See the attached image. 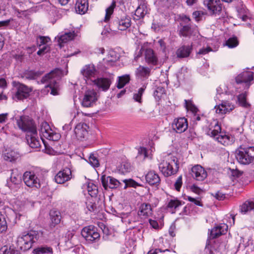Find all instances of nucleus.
Listing matches in <instances>:
<instances>
[{
  "mask_svg": "<svg viewBox=\"0 0 254 254\" xmlns=\"http://www.w3.org/2000/svg\"><path fill=\"white\" fill-rule=\"evenodd\" d=\"M116 5V1H113L111 4L106 9V15L104 18V21H108L111 17V15L114 12V8Z\"/></svg>",
  "mask_w": 254,
  "mask_h": 254,
  "instance_id": "obj_43",
  "label": "nucleus"
},
{
  "mask_svg": "<svg viewBox=\"0 0 254 254\" xmlns=\"http://www.w3.org/2000/svg\"><path fill=\"white\" fill-rule=\"evenodd\" d=\"M212 51V49L210 47H207L206 48H202L200 49L198 52V54L205 55L207 54L208 52Z\"/></svg>",
  "mask_w": 254,
  "mask_h": 254,
  "instance_id": "obj_59",
  "label": "nucleus"
},
{
  "mask_svg": "<svg viewBox=\"0 0 254 254\" xmlns=\"http://www.w3.org/2000/svg\"><path fill=\"white\" fill-rule=\"evenodd\" d=\"M150 68L140 65L136 68L135 75L137 78L143 79H147L150 76Z\"/></svg>",
  "mask_w": 254,
  "mask_h": 254,
  "instance_id": "obj_29",
  "label": "nucleus"
},
{
  "mask_svg": "<svg viewBox=\"0 0 254 254\" xmlns=\"http://www.w3.org/2000/svg\"><path fill=\"white\" fill-rule=\"evenodd\" d=\"M80 73L86 82L90 81L93 83V80L96 78L98 71L94 64H89L82 67Z\"/></svg>",
  "mask_w": 254,
  "mask_h": 254,
  "instance_id": "obj_9",
  "label": "nucleus"
},
{
  "mask_svg": "<svg viewBox=\"0 0 254 254\" xmlns=\"http://www.w3.org/2000/svg\"><path fill=\"white\" fill-rule=\"evenodd\" d=\"M71 177V171L69 168H65L58 173L55 177V180L57 184H62L70 180Z\"/></svg>",
  "mask_w": 254,
  "mask_h": 254,
  "instance_id": "obj_16",
  "label": "nucleus"
},
{
  "mask_svg": "<svg viewBox=\"0 0 254 254\" xmlns=\"http://www.w3.org/2000/svg\"><path fill=\"white\" fill-rule=\"evenodd\" d=\"M145 180L150 185L155 186H158L161 181L158 174L154 171H150L147 173L145 175Z\"/></svg>",
  "mask_w": 254,
  "mask_h": 254,
  "instance_id": "obj_22",
  "label": "nucleus"
},
{
  "mask_svg": "<svg viewBox=\"0 0 254 254\" xmlns=\"http://www.w3.org/2000/svg\"><path fill=\"white\" fill-rule=\"evenodd\" d=\"M214 197L219 200H222L225 198V194L220 191H218L214 195Z\"/></svg>",
  "mask_w": 254,
  "mask_h": 254,
  "instance_id": "obj_56",
  "label": "nucleus"
},
{
  "mask_svg": "<svg viewBox=\"0 0 254 254\" xmlns=\"http://www.w3.org/2000/svg\"><path fill=\"white\" fill-rule=\"evenodd\" d=\"M50 40V39L48 37L40 36L37 39V42L39 44V46H41L46 44Z\"/></svg>",
  "mask_w": 254,
  "mask_h": 254,
  "instance_id": "obj_53",
  "label": "nucleus"
},
{
  "mask_svg": "<svg viewBox=\"0 0 254 254\" xmlns=\"http://www.w3.org/2000/svg\"><path fill=\"white\" fill-rule=\"evenodd\" d=\"M101 180L102 186L105 190L117 189L122 185L119 181L111 176L102 175Z\"/></svg>",
  "mask_w": 254,
  "mask_h": 254,
  "instance_id": "obj_12",
  "label": "nucleus"
},
{
  "mask_svg": "<svg viewBox=\"0 0 254 254\" xmlns=\"http://www.w3.org/2000/svg\"><path fill=\"white\" fill-rule=\"evenodd\" d=\"M24 54L21 53L20 54H15L13 56V58L17 60V61H19L20 62H22L23 60Z\"/></svg>",
  "mask_w": 254,
  "mask_h": 254,
  "instance_id": "obj_61",
  "label": "nucleus"
},
{
  "mask_svg": "<svg viewBox=\"0 0 254 254\" xmlns=\"http://www.w3.org/2000/svg\"><path fill=\"white\" fill-rule=\"evenodd\" d=\"M218 142L225 146L230 144L234 141V138L228 134H219L214 138Z\"/></svg>",
  "mask_w": 254,
  "mask_h": 254,
  "instance_id": "obj_32",
  "label": "nucleus"
},
{
  "mask_svg": "<svg viewBox=\"0 0 254 254\" xmlns=\"http://www.w3.org/2000/svg\"><path fill=\"white\" fill-rule=\"evenodd\" d=\"M191 47L190 46H182L176 52L177 57L178 58H185L188 57L191 52Z\"/></svg>",
  "mask_w": 254,
  "mask_h": 254,
  "instance_id": "obj_31",
  "label": "nucleus"
},
{
  "mask_svg": "<svg viewBox=\"0 0 254 254\" xmlns=\"http://www.w3.org/2000/svg\"><path fill=\"white\" fill-rule=\"evenodd\" d=\"M160 171L165 177L175 174L179 169L178 160L176 157L169 154L159 165Z\"/></svg>",
  "mask_w": 254,
  "mask_h": 254,
  "instance_id": "obj_1",
  "label": "nucleus"
},
{
  "mask_svg": "<svg viewBox=\"0 0 254 254\" xmlns=\"http://www.w3.org/2000/svg\"><path fill=\"white\" fill-rule=\"evenodd\" d=\"M191 28L189 25L184 26L180 31V34L184 37L190 36L191 35Z\"/></svg>",
  "mask_w": 254,
  "mask_h": 254,
  "instance_id": "obj_50",
  "label": "nucleus"
},
{
  "mask_svg": "<svg viewBox=\"0 0 254 254\" xmlns=\"http://www.w3.org/2000/svg\"><path fill=\"white\" fill-rule=\"evenodd\" d=\"M146 88V85H144L138 89L137 93H134L133 98L136 102L141 103V97Z\"/></svg>",
  "mask_w": 254,
  "mask_h": 254,
  "instance_id": "obj_45",
  "label": "nucleus"
},
{
  "mask_svg": "<svg viewBox=\"0 0 254 254\" xmlns=\"http://www.w3.org/2000/svg\"><path fill=\"white\" fill-rule=\"evenodd\" d=\"M88 7V0H77L75 9L77 13L83 14L87 11Z\"/></svg>",
  "mask_w": 254,
  "mask_h": 254,
  "instance_id": "obj_26",
  "label": "nucleus"
},
{
  "mask_svg": "<svg viewBox=\"0 0 254 254\" xmlns=\"http://www.w3.org/2000/svg\"><path fill=\"white\" fill-rule=\"evenodd\" d=\"M93 83L103 91L108 90L111 84V80L107 78H97L93 80Z\"/></svg>",
  "mask_w": 254,
  "mask_h": 254,
  "instance_id": "obj_24",
  "label": "nucleus"
},
{
  "mask_svg": "<svg viewBox=\"0 0 254 254\" xmlns=\"http://www.w3.org/2000/svg\"><path fill=\"white\" fill-rule=\"evenodd\" d=\"M123 181L125 184V188L127 187H135L136 186V183L132 179L125 180Z\"/></svg>",
  "mask_w": 254,
  "mask_h": 254,
  "instance_id": "obj_55",
  "label": "nucleus"
},
{
  "mask_svg": "<svg viewBox=\"0 0 254 254\" xmlns=\"http://www.w3.org/2000/svg\"><path fill=\"white\" fill-rule=\"evenodd\" d=\"M33 253L34 254H53V249L47 246H42L34 249Z\"/></svg>",
  "mask_w": 254,
  "mask_h": 254,
  "instance_id": "obj_36",
  "label": "nucleus"
},
{
  "mask_svg": "<svg viewBox=\"0 0 254 254\" xmlns=\"http://www.w3.org/2000/svg\"><path fill=\"white\" fill-rule=\"evenodd\" d=\"M240 212L243 214L254 212V198L248 200L244 202L240 206Z\"/></svg>",
  "mask_w": 254,
  "mask_h": 254,
  "instance_id": "obj_27",
  "label": "nucleus"
},
{
  "mask_svg": "<svg viewBox=\"0 0 254 254\" xmlns=\"http://www.w3.org/2000/svg\"><path fill=\"white\" fill-rule=\"evenodd\" d=\"M152 214V209L150 204L143 203L140 205L139 210L138 211V215L140 216L143 217L144 218H146L150 216Z\"/></svg>",
  "mask_w": 254,
  "mask_h": 254,
  "instance_id": "obj_28",
  "label": "nucleus"
},
{
  "mask_svg": "<svg viewBox=\"0 0 254 254\" xmlns=\"http://www.w3.org/2000/svg\"><path fill=\"white\" fill-rule=\"evenodd\" d=\"M62 71L58 68H56L50 72L46 74L41 79V82L43 83H47L46 87H49L51 90V94L56 95L58 94V89L59 84L58 81L61 78Z\"/></svg>",
  "mask_w": 254,
  "mask_h": 254,
  "instance_id": "obj_2",
  "label": "nucleus"
},
{
  "mask_svg": "<svg viewBox=\"0 0 254 254\" xmlns=\"http://www.w3.org/2000/svg\"><path fill=\"white\" fill-rule=\"evenodd\" d=\"M172 127L177 133L184 132L188 127L187 119L184 117L175 119L172 123Z\"/></svg>",
  "mask_w": 254,
  "mask_h": 254,
  "instance_id": "obj_13",
  "label": "nucleus"
},
{
  "mask_svg": "<svg viewBox=\"0 0 254 254\" xmlns=\"http://www.w3.org/2000/svg\"><path fill=\"white\" fill-rule=\"evenodd\" d=\"M25 75L26 78L29 79H34L36 76V74L33 72H29Z\"/></svg>",
  "mask_w": 254,
  "mask_h": 254,
  "instance_id": "obj_64",
  "label": "nucleus"
},
{
  "mask_svg": "<svg viewBox=\"0 0 254 254\" xmlns=\"http://www.w3.org/2000/svg\"><path fill=\"white\" fill-rule=\"evenodd\" d=\"M100 227L101 229L102 230L104 234L106 235V236L109 235V230L104 224L102 223Z\"/></svg>",
  "mask_w": 254,
  "mask_h": 254,
  "instance_id": "obj_60",
  "label": "nucleus"
},
{
  "mask_svg": "<svg viewBox=\"0 0 254 254\" xmlns=\"http://www.w3.org/2000/svg\"><path fill=\"white\" fill-rule=\"evenodd\" d=\"M145 59L146 62L149 64L156 65L158 59L153 50L147 49L145 52Z\"/></svg>",
  "mask_w": 254,
  "mask_h": 254,
  "instance_id": "obj_30",
  "label": "nucleus"
},
{
  "mask_svg": "<svg viewBox=\"0 0 254 254\" xmlns=\"http://www.w3.org/2000/svg\"><path fill=\"white\" fill-rule=\"evenodd\" d=\"M12 98L14 100H23L27 98L32 89L27 86L18 82L15 84L13 88Z\"/></svg>",
  "mask_w": 254,
  "mask_h": 254,
  "instance_id": "obj_6",
  "label": "nucleus"
},
{
  "mask_svg": "<svg viewBox=\"0 0 254 254\" xmlns=\"http://www.w3.org/2000/svg\"><path fill=\"white\" fill-rule=\"evenodd\" d=\"M7 113L0 114V123H5L7 119Z\"/></svg>",
  "mask_w": 254,
  "mask_h": 254,
  "instance_id": "obj_63",
  "label": "nucleus"
},
{
  "mask_svg": "<svg viewBox=\"0 0 254 254\" xmlns=\"http://www.w3.org/2000/svg\"><path fill=\"white\" fill-rule=\"evenodd\" d=\"M203 3L213 14H219L222 10L220 0H204Z\"/></svg>",
  "mask_w": 254,
  "mask_h": 254,
  "instance_id": "obj_15",
  "label": "nucleus"
},
{
  "mask_svg": "<svg viewBox=\"0 0 254 254\" xmlns=\"http://www.w3.org/2000/svg\"><path fill=\"white\" fill-rule=\"evenodd\" d=\"M191 175L196 180L202 181L206 178L207 174L203 167L197 165L192 168Z\"/></svg>",
  "mask_w": 254,
  "mask_h": 254,
  "instance_id": "obj_19",
  "label": "nucleus"
},
{
  "mask_svg": "<svg viewBox=\"0 0 254 254\" xmlns=\"http://www.w3.org/2000/svg\"><path fill=\"white\" fill-rule=\"evenodd\" d=\"M18 158V154L13 150L6 151L3 154V158L5 161L13 162Z\"/></svg>",
  "mask_w": 254,
  "mask_h": 254,
  "instance_id": "obj_37",
  "label": "nucleus"
},
{
  "mask_svg": "<svg viewBox=\"0 0 254 254\" xmlns=\"http://www.w3.org/2000/svg\"><path fill=\"white\" fill-rule=\"evenodd\" d=\"M182 204L181 201L178 199H171L168 203L167 207L172 213H174L175 210Z\"/></svg>",
  "mask_w": 254,
  "mask_h": 254,
  "instance_id": "obj_41",
  "label": "nucleus"
},
{
  "mask_svg": "<svg viewBox=\"0 0 254 254\" xmlns=\"http://www.w3.org/2000/svg\"><path fill=\"white\" fill-rule=\"evenodd\" d=\"M228 229V226L225 224H221L213 228L210 232V237L212 239L216 238L222 235L225 234Z\"/></svg>",
  "mask_w": 254,
  "mask_h": 254,
  "instance_id": "obj_23",
  "label": "nucleus"
},
{
  "mask_svg": "<svg viewBox=\"0 0 254 254\" xmlns=\"http://www.w3.org/2000/svg\"><path fill=\"white\" fill-rule=\"evenodd\" d=\"M76 36L74 31L65 32L64 34L58 36V45L61 48L63 47L64 43H67L68 41L72 40Z\"/></svg>",
  "mask_w": 254,
  "mask_h": 254,
  "instance_id": "obj_25",
  "label": "nucleus"
},
{
  "mask_svg": "<svg viewBox=\"0 0 254 254\" xmlns=\"http://www.w3.org/2000/svg\"><path fill=\"white\" fill-rule=\"evenodd\" d=\"M0 254H20V253L18 251L11 249V248L9 249L5 248L4 250L3 248H2L0 250Z\"/></svg>",
  "mask_w": 254,
  "mask_h": 254,
  "instance_id": "obj_52",
  "label": "nucleus"
},
{
  "mask_svg": "<svg viewBox=\"0 0 254 254\" xmlns=\"http://www.w3.org/2000/svg\"><path fill=\"white\" fill-rule=\"evenodd\" d=\"M11 171V176L10 177V183L14 185L19 184L20 182V179L19 177L18 170L17 169H12Z\"/></svg>",
  "mask_w": 254,
  "mask_h": 254,
  "instance_id": "obj_42",
  "label": "nucleus"
},
{
  "mask_svg": "<svg viewBox=\"0 0 254 254\" xmlns=\"http://www.w3.org/2000/svg\"><path fill=\"white\" fill-rule=\"evenodd\" d=\"M59 138V134H58L56 132H54L53 131V133L50 135V136H49V137H48V139H49L50 140L56 141Z\"/></svg>",
  "mask_w": 254,
  "mask_h": 254,
  "instance_id": "obj_58",
  "label": "nucleus"
},
{
  "mask_svg": "<svg viewBox=\"0 0 254 254\" xmlns=\"http://www.w3.org/2000/svg\"><path fill=\"white\" fill-rule=\"evenodd\" d=\"M182 184H183L182 176H180L178 178L177 181H176V182L174 184L175 189L177 191H180V189L182 187Z\"/></svg>",
  "mask_w": 254,
  "mask_h": 254,
  "instance_id": "obj_54",
  "label": "nucleus"
},
{
  "mask_svg": "<svg viewBox=\"0 0 254 254\" xmlns=\"http://www.w3.org/2000/svg\"><path fill=\"white\" fill-rule=\"evenodd\" d=\"M149 222L152 228L154 229H157L159 227L158 223L157 221L149 219Z\"/></svg>",
  "mask_w": 254,
  "mask_h": 254,
  "instance_id": "obj_62",
  "label": "nucleus"
},
{
  "mask_svg": "<svg viewBox=\"0 0 254 254\" xmlns=\"http://www.w3.org/2000/svg\"><path fill=\"white\" fill-rule=\"evenodd\" d=\"M81 235L89 243H93L100 239V235L97 229L93 225H89L83 228L81 231Z\"/></svg>",
  "mask_w": 254,
  "mask_h": 254,
  "instance_id": "obj_7",
  "label": "nucleus"
},
{
  "mask_svg": "<svg viewBox=\"0 0 254 254\" xmlns=\"http://www.w3.org/2000/svg\"><path fill=\"white\" fill-rule=\"evenodd\" d=\"M87 190L91 197H95L98 193V187L93 183H89Z\"/></svg>",
  "mask_w": 254,
  "mask_h": 254,
  "instance_id": "obj_46",
  "label": "nucleus"
},
{
  "mask_svg": "<svg viewBox=\"0 0 254 254\" xmlns=\"http://www.w3.org/2000/svg\"><path fill=\"white\" fill-rule=\"evenodd\" d=\"M130 80V76L128 74H126L119 77V80L117 87L119 89L124 87Z\"/></svg>",
  "mask_w": 254,
  "mask_h": 254,
  "instance_id": "obj_40",
  "label": "nucleus"
},
{
  "mask_svg": "<svg viewBox=\"0 0 254 254\" xmlns=\"http://www.w3.org/2000/svg\"><path fill=\"white\" fill-rule=\"evenodd\" d=\"M26 139L27 143L31 148H38L41 146L40 140L37 137V129H36L35 132H32L26 134Z\"/></svg>",
  "mask_w": 254,
  "mask_h": 254,
  "instance_id": "obj_21",
  "label": "nucleus"
},
{
  "mask_svg": "<svg viewBox=\"0 0 254 254\" xmlns=\"http://www.w3.org/2000/svg\"><path fill=\"white\" fill-rule=\"evenodd\" d=\"M147 12V7L145 4H140L135 11V15L138 18H143Z\"/></svg>",
  "mask_w": 254,
  "mask_h": 254,
  "instance_id": "obj_39",
  "label": "nucleus"
},
{
  "mask_svg": "<svg viewBox=\"0 0 254 254\" xmlns=\"http://www.w3.org/2000/svg\"><path fill=\"white\" fill-rule=\"evenodd\" d=\"M235 156L240 163L244 165L250 164L254 161V150L253 146H240L236 150Z\"/></svg>",
  "mask_w": 254,
  "mask_h": 254,
  "instance_id": "obj_4",
  "label": "nucleus"
},
{
  "mask_svg": "<svg viewBox=\"0 0 254 254\" xmlns=\"http://www.w3.org/2000/svg\"><path fill=\"white\" fill-rule=\"evenodd\" d=\"M24 184L32 189H39L41 187V181L33 172L26 171L23 175Z\"/></svg>",
  "mask_w": 254,
  "mask_h": 254,
  "instance_id": "obj_8",
  "label": "nucleus"
},
{
  "mask_svg": "<svg viewBox=\"0 0 254 254\" xmlns=\"http://www.w3.org/2000/svg\"><path fill=\"white\" fill-rule=\"evenodd\" d=\"M113 24L120 30H126L131 25V19L129 16L125 15L120 18H117L115 19Z\"/></svg>",
  "mask_w": 254,
  "mask_h": 254,
  "instance_id": "obj_14",
  "label": "nucleus"
},
{
  "mask_svg": "<svg viewBox=\"0 0 254 254\" xmlns=\"http://www.w3.org/2000/svg\"><path fill=\"white\" fill-rule=\"evenodd\" d=\"M97 99V92L94 90H88L85 92L81 104L84 107H90L93 106Z\"/></svg>",
  "mask_w": 254,
  "mask_h": 254,
  "instance_id": "obj_11",
  "label": "nucleus"
},
{
  "mask_svg": "<svg viewBox=\"0 0 254 254\" xmlns=\"http://www.w3.org/2000/svg\"><path fill=\"white\" fill-rule=\"evenodd\" d=\"M40 133L41 136L48 139L50 135L53 133V130L47 122H43L41 124Z\"/></svg>",
  "mask_w": 254,
  "mask_h": 254,
  "instance_id": "obj_33",
  "label": "nucleus"
},
{
  "mask_svg": "<svg viewBox=\"0 0 254 254\" xmlns=\"http://www.w3.org/2000/svg\"><path fill=\"white\" fill-rule=\"evenodd\" d=\"M102 202L100 201L99 199L97 203L95 201H89L86 202V207L90 212L99 211L102 209Z\"/></svg>",
  "mask_w": 254,
  "mask_h": 254,
  "instance_id": "obj_34",
  "label": "nucleus"
},
{
  "mask_svg": "<svg viewBox=\"0 0 254 254\" xmlns=\"http://www.w3.org/2000/svg\"><path fill=\"white\" fill-rule=\"evenodd\" d=\"M16 124L19 128L26 132V134L36 131V126L33 120L29 117L20 116L16 120Z\"/></svg>",
  "mask_w": 254,
  "mask_h": 254,
  "instance_id": "obj_5",
  "label": "nucleus"
},
{
  "mask_svg": "<svg viewBox=\"0 0 254 254\" xmlns=\"http://www.w3.org/2000/svg\"><path fill=\"white\" fill-rule=\"evenodd\" d=\"M206 134L214 138L221 133V127L218 121L213 120L208 123V125L204 128Z\"/></svg>",
  "mask_w": 254,
  "mask_h": 254,
  "instance_id": "obj_10",
  "label": "nucleus"
},
{
  "mask_svg": "<svg viewBox=\"0 0 254 254\" xmlns=\"http://www.w3.org/2000/svg\"><path fill=\"white\" fill-rule=\"evenodd\" d=\"M234 108V105L227 101H223L220 104L215 107L216 113L220 114H225L229 113Z\"/></svg>",
  "mask_w": 254,
  "mask_h": 254,
  "instance_id": "obj_20",
  "label": "nucleus"
},
{
  "mask_svg": "<svg viewBox=\"0 0 254 254\" xmlns=\"http://www.w3.org/2000/svg\"><path fill=\"white\" fill-rule=\"evenodd\" d=\"M7 223L4 216L0 212V232H3L7 229Z\"/></svg>",
  "mask_w": 254,
  "mask_h": 254,
  "instance_id": "obj_51",
  "label": "nucleus"
},
{
  "mask_svg": "<svg viewBox=\"0 0 254 254\" xmlns=\"http://www.w3.org/2000/svg\"><path fill=\"white\" fill-rule=\"evenodd\" d=\"M226 46L229 48H234L239 45V41L236 37L229 38L225 42Z\"/></svg>",
  "mask_w": 254,
  "mask_h": 254,
  "instance_id": "obj_47",
  "label": "nucleus"
},
{
  "mask_svg": "<svg viewBox=\"0 0 254 254\" xmlns=\"http://www.w3.org/2000/svg\"><path fill=\"white\" fill-rule=\"evenodd\" d=\"M88 159L90 164L94 167H98L99 166V162L96 154L93 153L90 154Z\"/></svg>",
  "mask_w": 254,
  "mask_h": 254,
  "instance_id": "obj_48",
  "label": "nucleus"
},
{
  "mask_svg": "<svg viewBox=\"0 0 254 254\" xmlns=\"http://www.w3.org/2000/svg\"><path fill=\"white\" fill-rule=\"evenodd\" d=\"M238 100L240 106L246 108H248L250 107V104L247 101V97L245 94L242 93L240 94L238 96Z\"/></svg>",
  "mask_w": 254,
  "mask_h": 254,
  "instance_id": "obj_44",
  "label": "nucleus"
},
{
  "mask_svg": "<svg viewBox=\"0 0 254 254\" xmlns=\"http://www.w3.org/2000/svg\"><path fill=\"white\" fill-rule=\"evenodd\" d=\"M118 59V57L114 51H111L109 53L107 58L104 59L105 64H107L112 65Z\"/></svg>",
  "mask_w": 254,
  "mask_h": 254,
  "instance_id": "obj_38",
  "label": "nucleus"
},
{
  "mask_svg": "<svg viewBox=\"0 0 254 254\" xmlns=\"http://www.w3.org/2000/svg\"><path fill=\"white\" fill-rule=\"evenodd\" d=\"M188 199L189 201L194 203L196 205L202 206V202L200 201V200H199L198 199H195L192 197L188 196Z\"/></svg>",
  "mask_w": 254,
  "mask_h": 254,
  "instance_id": "obj_57",
  "label": "nucleus"
},
{
  "mask_svg": "<svg viewBox=\"0 0 254 254\" xmlns=\"http://www.w3.org/2000/svg\"><path fill=\"white\" fill-rule=\"evenodd\" d=\"M254 73L251 71H243L236 77V82L238 84L245 83L249 87L251 82L254 79Z\"/></svg>",
  "mask_w": 254,
  "mask_h": 254,
  "instance_id": "obj_17",
  "label": "nucleus"
},
{
  "mask_svg": "<svg viewBox=\"0 0 254 254\" xmlns=\"http://www.w3.org/2000/svg\"><path fill=\"white\" fill-rule=\"evenodd\" d=\"M50 215L52 224L54 225L59 224L61 221V212L57 210L52 209L50 211Z\"/></svg>",
  "mask_w": 254,
  "mask_h": 254,
  "instance_id": "obj_35",
  "label": "nucleus"
},
{
  "mask_svg": "<svg viewBox=\"0 0 254 254\" xmlns=\"http://www.w3.org/2000/svg\"><path fill=\"white\" fill-rule=\"evenodd\" d=\"M88 126L85 123H80L74 128V132L78 140H82L88 134Z\"/></svg>",
  "mask_w": 254,
  "mask_h": 254,
  "instance_id": "obj_18",
  "label": "nucleus"
},
{
  "mask_svg": "<svg viewBox=\"0 0 254 254\" xmlns=\"http://www.w3.org/2000/svg\"><path fill=\"white\" fill-rule=\"evenodd\" d=\"M38 239V233L35 231H31L19 236L17 240V247L21 250L25 251L29 250L32 244Z\"/></svg>",
  "mask_w": 254,
  "mask_h": 254,
  "instance_id": "obj_3",
  "label": "nucleus"
},
{
  "mask_svg": "<svg viewBox=\"0 0 254 254\" xmlns=\"http://www.w3.org/2000/svg\"><path fill=\"white\" fill-rule=\"evenodd\" d=\"M147 150L146 148L143 147H140L138 150V155L137 158L140 160H144L147 157Z\"/></svg>",
  "mask_w": 254,
  "mask_h": 254,
  "instance_id": "obj_49",
  "label": "nucleus"
}]
</instances>
